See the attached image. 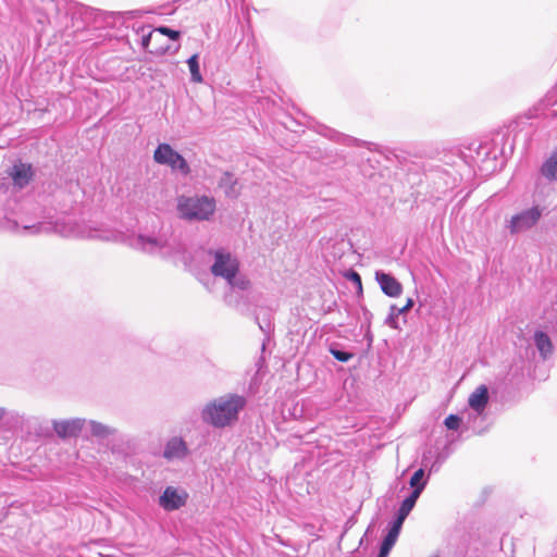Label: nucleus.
Instances as JSON below:
<instances>
[{
	"label": "nucleus",
	"mask_w": 557,
	"mask_h": 557,
	"mask_svg": "<svg viewBox=\"0 0 557 557\" xmlns=\"http://www.w3.org/2000/svg\"><path fill=\"white\" fill-rule=\"evenodd\" d=\"M428 483V478H425V472L422 468L418 469L412 476L410 478L409 484L412 487V491L419 488V494L423 492L425 485Z\"/></svg>",
	"instance_id": "nucleus-19"
},
{
	"label": "nucleus",
	"mask_w": 557,
	"mask_h": 557,
	"mask_svg": "<svg viewBox=\"0 0 557 557\" xmlns=\"http://www.w3.org/2000/svg\"><path fill=\"white\" fill-rule=\"evenodd\" d=\"M156 30L159 32L160 34L169 37L171 40H174V41H176L181 38V32L172 29L166 26H160V27L156 28Z\"/></svg>",
	"instance_id": "nucleus-30"
},
{
	"label": "nucleus",
	"mask_w": 557,
	"mask_h": 557,
	"mask_svg": "<svg viewBox=\"0 0 557 557\" xmlns=\"http://www.w3.org/2000/svg\"><path fill=\"white\" fill-rule=\"evenodd\" d=\"M346 277L358 288V289H361L362 288V282H361V276L359 275L358 272L354 271V270H349L346 274Z\"/></svg>",
	"instance_id": "nucleus-33"
},
{
	"label": "nucleus",
	"mask_w": 557,
	"mask_h": 557,
	"mask_svg": "<svg viewBox=\"0 0 557 557\" xmlns=\"http://www.w3.org/2000/svg\"><path fill=\"white\" fill-rule=\"evenodd\" d=\"M178 215L186 221H210L216 210V201L207 195L180 196L177 198Z\"/></svg>",
	"instance_id": "nucleus-4"
},
{
	"label": "nucleus",
	"mask_w": 557,
	"mask_h": 557,
	"mask_svg": "<svg viewBox=\"0 0 557 557\" xmlns=\"http://www.w3.org/2000/svg\"><path fill=\"white\" fill-rule=\"evenodd\" d=\"M541 175L548 182L557 181V147L540 168Z\"/></svg>",
	"instance_id": "nucleus-15"
},
{
	"label": "nucleus",
	"mask_w": 557,
	"mask_h": 557,
	"mask_svg": "<svg viewBox=\"0 0 557 557\" xmlns=\"http://www.w3.org/2000/svg\"><path fill=\"white\" fill-rule=\"evenodd\" d=\"M246 406L247 398L244 395L227 393L206 404L201 410V420L216 429L233 426Z\"/></svg>",
	"instance_id": "nucleus-2"
},
{
	"label": "nucleus",
	"mask_w": 557,
	"mask_h": 557,
	"mask_svg": "<svg viewBox=\"0 0 557 557\" xmlns=\"http://www.w3.org/2000/svg\"><path fill=\"white\" fill-rule=\"evenodd\" d=\"M188 455V447L182 437L170 438L164 447L163 456L168 460L183 459Z\"/></svg>",
	"instance_id": "nucleus-12"
},
{
	"label": "nucleus",
	"mask_w": 557,
	"mask_h": 557,
	"mask_svg": "<svg viewBox=\"0 0 557 557\" xmlns=\"http://www.w3.org/2000/svg\"><path fill=\"white\" fill-rule=\"evenodd\" d=\"M213 262L210 271L213 276L221 277L226 281L230 292L225 295V301L228 306L239 309V292H246L250 287V281L246 275L239 273V261L230 251L219 248L210 250Z\"/></svg>",
	"instance_id": "nucleus-1"
},
{
	"label": "nucleus",
	"mask_w": 557,
	"mask_h": 557,
	"mask_svg": "<svg viewBox=\"0 0 557 557\" xmlns=\"http://www.w3.org/2000/svg\"><path fill=\"white\" fill-rule=\"evenodd\" d=\"M4 416H5V409L0 407V421L3 419Z\"/></svg>",
	"instance_id": "nucleus-36"
},
{
	"label": "nucleus",
	"mask_w": 557,
	"mask_h": 557,
	"mask_svg": "<svg viewBox=\"0 0 557 557\" xmlns=\"http://www.w3.org/2000/svg\"><path fill=\"white\" fill-rule=\"evenodd\" d=\"M412 306L413 300L411 298H408L407 304L401 308H398L397 306H392L391 312L386 319V323L393 327H396V319L398 318V315L409 311Z\"/></svg>",
	"instance_id": "nucleus-18"
},
{
	"label": "nucleus",
	"mask_w": 557,
	"mask_h": 557,
	"mask_svg": "<svg viewBox=\"0 0 557 557\" xmlns=\"http://www.w3.org/2000/svg\"><path fill=\"white\" fill-rule=\"evenodd\" d=\"M397 539L398 537L387 533L381 543L380 549L389 553L393 546L395 545Z\"/></svg>",
	"instance_id": "nucleus-31"
},
{
	"label": "nucleus",
	"mask_w": 557,
	"mask_h": 557,
	"mask_svg": "<svg viewBox=\"0 0 557 557\" xmlns=\"http://www.w3.org/2000/svg\"><path fill=\"white\" fill-rule=\"evenodd\" d=\"M153 160L156 163L169 166L173 172H178L182 175L190 173V166L185 158L172 148L170 144H159L153 152Z\"/></svg>",
	"instance_id": "nucleus-5"
},
{
	"label": "nucleus",
	"mask_w": 557,
	"mask_h": 557,
	"mask_svg": "<svg viewBox=\"0 0 557 557\" xmlns=\"http://www.w3.org/2000/svg\"><path fill=\"white\" fill-rule=\"evenodd\" d=\"M135 249L150 255H168L172 248L170 236L161 232L157 235H137L131 244Z\"/></svg>",
	"instance_id": "nucleus-6"
},
{
	"label": "nucleus",
	"mask_w": 557,
	"mask_h": 557,
	"mask_svg": "<svg viewBox=\"0 0 557 557\" xmlns=\"http://www.w3.org/2000/svg\"><path fill=\"white\" fill-rule=\"evenodd\" d=\"M407 517H408V515H405L404 512L398 510L397 516H396L395 520L391 523L387 533L398 537L401 527L404 524V521Z\"/></svg>",
	"instance_id": "nucleus-26"
},
{
	"label": "nucleus",
	"mask_w": 557,
	"mask_h": 557,
	"mask_svg": "<svg viewBox=\"0 0 557 557\" xmlns=\"http://www.w3.org/2000/svg\"><path fill=\"white\" fill-rule=\"evenodd\" d=\"M388 555H389V553L380 549L376 557H388Z\"/></svg>",
	"instance_id": "nucleus-35"
},
{
	"label": "nucleus",
	"mask_w": 557,
	"mask_h": 557,
	"mask_svg": "<svg viewBox=\"0 0 557 557\" xmlns=\"http://www.w3.org/2000/svg\"><path fill=\"white\" fill-rule=\"evenodd\" d=\"M375 280L382 292L388 297H398L403 292L401 284L391 274L383 271L375 272Z\"/></svg>",
	"instance_id": "nucleus-11"
},
{
	"label": "nucleus",
	"mask_w": 557,
	"mask_h": 557,
	"mask_svg": "<svg viewBox=\"0 0 557 557\" xmlns=\"http://www.w3.org/2000/svg\"><path fill=\"white\" fill-rule=\"evenodd\" d=\"M187 64H188V69H189V72H190L191 81L195 82V83H201L203 78H202V75H201L200 69H199V58H198V54H193L187 60Z\"/></svg>",
	"instance_id": "nucleus-20"
},
{
	"label": "nucleus",
	"mask_w": 557,
	"mask_h": 557,
	"mask_svg": "<svg viewBox=\"0 0 557 557\" xmlns=\"http://www.w3.org/2000/svg\"><path fill=\"white\" fill-rule=\"evenodd\" d=\"M218 186L223 190L227 198H237L239 196L238 181L231 172H224L218 182Z\"/></svg>",
	"instance_id": "nucleus-14"
},
{
	"label": "nucleus",
	"mask_w": 557,
	"mask_h": 557,
	"mask_svg": "<svg viewBox=\"0 0 557 557\" xmlns=\"http://www.w3.org/2000/svg\"><path fill=\"white\" fill-rule=\"evenodd\" d=\"M88 424L91 434L99 438H106L115 432L114 429L94 420L88 421Z\"/></svg>",
	"instance_id": "nucleus-17"
},
{
	"label": "nucleus",
	"mask_w": 557,
	"mask_h": 557,
	"mask_svg": "<svg viewBox=\"0 0 557 557\" xmlns=\"http://www.w3.org/2000/svg\"><path fill=\"white\" fill-rule=\"evenodd\" d=\"M407 517H408V515H405L404 512L398 510L397 516H396L395 520L391 523L387 533L398 537L401 527L404 524V521Z\"/></svg>",
	"instance_id": "nucleus-24"
},
{
	"label": "nucleus",
	"mask_w": 557,
	"mask_h": 557,
	"mask_svg": "<svg viewBox=\"0 0 557 557\" xmlns=\"http://www.w3.org/2000/svg\"><path fill=\"white\" fill-rule=\"evenodd\" d=\"M136 33L139 35H141V40H140V45L144 49H147L149 44H150V40H151V36H152V30L149 29V27H145V26H139L137 29H136Z\"/></svg>",
	"instance_id": "nucleus-28"
},
{
	"label": "nucleus",
	"mask_w": 557,
	"mask_h": 557,
	"mask_svg": "<svg viewBox=\"0 0 557 557\" xmlns=\"http://www.w3.org/2000/svg\"><path fill=\"white\" fill-rule=\"evenodd\" d=\"M330 352L336 360L341 362H347L354 357L352 352L344 350L334 345L330 347Z\"/></svg>",
	"instance_id": "nucleus-27"
},
{
	"label": "nucleus",
	"mask_w": 557,
	"mask_h": 557,
	"mask_svg": "<svg viewBox=\"0 0 557 557\" xmlns=\"http://www.w3.org/2000/svg\"><path fill=\"white\" fill-rule=\"evenodd\" d=\"M257 322H258V325H259L260 330L263 333H265V334L270 333V331H271V322H270L269 319L263 320L262 322H260L259 318H257Z\"/></svg>",
	"instance_id": "nucleus-34"
},
{
	"label": "nucleus",
	"mask_w": 557,
	"mask_h": 557,
	"mask_svg": "<svg viewBox=\"0 0 557 557\" xmlns=\"http://www.w3.org/2000/svg\"><path fill=\"white\" fill-rule=\"evenodd\" d=\"M325 135L330 136L331 139L336 140V141H343V143H347V144L355 141V139H352L344 134L337 133L333 129H327V133Z\"/></svg>",
	"instance_id": "nucleus-32"
},
{
	"label": "nucleus",
	"mask_w": 557,
	"mask_h": 557,
	"mask_svg": "<svg viewBox=\"0 0 557 557\" xmlns=\"http://www.w3.org/2000/svg\"><path fill=\"white\" fill-rule=\"evenodd\" d=\"M86 422L85 419L74 418L69 420H53L52 425L59 437L67 438L78 436Z\"/></svg>",
	"instance_id": "nucleus-10"
},
{
	"label": "nucleus",
	"mask_w": 557,
	"mask_h": 557,
	"mask_svg": "<svg viewBox=\"0 0 557 557\" xmlns=\"http://www.w3.org/2000/svg\"><path fill=\"white\" fill-rule=\"evenodd\" d=\"M544 209L540 206H533L529 209L512 215L506 223V227L511 235L520 234L531 230L540 221Z\"/></svg>",
	"instance_id": "nucleus-7"
},
{
	"label": "nucleus",
	"mask_w": 557,
	"mask_h": 557,
	"mask_svg": "<svg viewBox=\"0 0 557 557\" xmlns=\"http://www.w3.org/2000/svg\"><path fill=\"white\" fill-rule=\"evenodd\" d=\"M488 403V389L485 385H480L469 397L468 404L476 416H481Z\"/></svg>",
	"instance_id": "nucleus-13"
},
{
	"label": "nucleus",
	"mask_w": 557,
	"mask_h": 557,
	"mask_svg": "<svg viewBox=\"0 0 557 557\" xmlns=\"http://www.w3.org/2000/svg\"><path fill=\"white\" fill-rule=\"evenodd\" d=\"M444 424L448 430L457 431L460 428L461 419L457 414H449L446 417Z\"/></svg>",
	"instance_id": "nucleus-29"
},
{
	"label": "nucleus",
	"mask_w": 557,
	"mask_h": 557,
	"mask_svg": "<svg viewBox=\"0 0 557 557\" xmlns=\"http://www.w3.org/2000/svg\"><path fill=\"white\" fill-rule=\"evenodd\" d=\"M420 497L419 488L416 491H412L409 496H407L399 506V511L404 512L405 515H409L410 511L413 509L418 498Z\"/></svg>",
	"instance_id": "nucleus-21"
},
{
	"label": "nucleus",
	"mask_w": 557,
	"mask_h": 557,
	"mask_svg": "<svg viewBox=\"0 0 557 557\" xmlns=\"http://www.w3.org/2000/svg\"><path fill=\"white\" fill-rule=\"evenodd\" d=\"M188 497L189 495L185 490L166 486L159 496L158 504L165 511H175L186 505Z\"/></svg>",
	"instance_id": "nucleus-8"
},
{
	"label": "nucleus",
	"mask_w": 557,
	"mask_h": 557,
	"mask_svg": "<svg viewBox=\"0 0 557 557\" xmlns=\"http://www.w3.org/2000/svg\"><path fill=\"white\" fill-rule=\"evenodd\" d=\"M534 344L543 359H546L553 352L552 341L543 331H536L534 333Z\"/></svg>",
	"instance_id": "nucleus-16"
},
{
	"label": "nucleus",
	"mask_w": 557,
	"mask_h": 557,
	"mask_svg": "<svg viewBox=\"0 0 557 557\" xmlns=\"http://www.w3.org/2000/svg\"><path fill=\"white\" fill-rule=\"evenodd\" d=\"M407 517H408V515H405L404 512L398 510L397 516H396L395 520L391 523L387 533L398 537L401 527L404 524V521Z\"/></svg>",
	"instance_id": "nucleus-25"
},
{
	"label": "nucleus",
	"mask_w": 557,
	"mask_h": 557,
	"mask_svg": "<svg viewBox=\"0 0 557 557\" xmlns=\"http://www.w3.org/2000/svg\"><path fill=\"white\" fill-rule=\"evenodd\" d=\"M24 230L30 233L54 232L63 237L89 238L100 240H117L120 234L110 230L92 228L84 223L77 222L71 216L57 220L53 224L39 222L34 225H25Z\"/></svg>",
	"instance_id": "nucleus-3"
},
{
	"label": "nucleus",
	"mask_w": 557,
	"mask_h": 557,
	"mask_svg": "<svg viewBox=\"0 0 557 557\" xmlns=\"http://www.w3.org/2000/svg\"><path fill=\"white\" fill-rule=\"evenodd\" d=\"M407 517H408V515H405L404 512L398 510L397 516H396L395 520L391 523L387 533L398 537L401 527L404 524V521Z\"/></svg>",
	"instance_id": "nucleus-22"
},
{
	"label": "nucleus",
	"mask_w": 557,
	"mask_h": 557,
	"mask_svg": "<svg viewBox=\"0 0 557 557\" xmlns=\"http://www.w3.org/2000/svg\"><path fill=\"white\" fill-rule=\"evenodd\" d=\"M407 517H408V515H405L404 512L398 510L397 516H396L395 520L391 523L387 533L398 537L401 527L404 524V521Z\"/></svg>",
	"instance_id": "nucleus-23"
},
{
	"label": "nucleus",
	"mask_w": 557,
	"mask_h": 557,
	"mask_svg": "<svg viewBox=\"0 0 557 557\" xmlns=\"http://www.w3.org/2000/svg\"><path fill=\"white\" fill-rule=\"evenodd\" d=\"M8 175L12 180L13 185L22 189L32 182L35 172L30 163L17 161L10 168Z\"/></svg>",
	"instance_id": "nucleus-9"
}]
</instances>
